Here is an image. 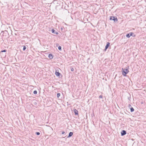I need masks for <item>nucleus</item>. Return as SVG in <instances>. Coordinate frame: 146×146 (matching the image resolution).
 Masks as SVG:
<instances>
[{"mask_svg":"<svg viewBox=\"0 0 146 146\" xmlns=\"http://www.w3.org/2000/svg\"><path fill=\"white\" fill-rule=\"evenodd\" d=\"M122 74L124 76H125L129 72V70L127 69L122 68Z\"/></svg>","mask_w":146,"mask_h":146,"instance_id":"obj_1","label":"nucleus"},{"mask_svg":"<svg viewBox=\"0 0 146 146\" xmlns=\"http://www.w3.org/2000/svg\"><path fill=\"white\" fill-rule=\"evenodd\" d=\"M110 20H113L115 22L117 21H118L116 17L115 18L114 17L112 16L110 17Z\"/></svg>","mask_w":146,"mask_h":146,"instance_id":"obj_2","label":"nucleus"},{"mask_svg":"<svg viewBox=\"0 0 146 146\" xmlns=\"http://www.w3.org/2000/svg\"><path fill=\"white\" fill-rule=\"evenodd\" d=\"M133 33H130L127 34L126 36L127 38H129L131 36H133Z\"/></svg>","mask_w":146,"mask_h":146,"instance_id":"obj_3","label":"nucleus"},{"mask_svg":"<svg viewBox=\"0 0 146 146\" xmlns=\"http://www.w3.org/2000/svg\"><path fill=\"white\" fill-rule=\"evenodd\" d=\"M126 133V131L125 130H122L121 133V135L122 136L125 135Z\"/></svg>","mask_w":146,"mask_h":146,"instance_id":"obj_4","label":"nucleus"},{"mask_svg":"<svg viewBox=\"0 0 146 146\" xmlns=\"http://www.w3.org/2000/svg\"><path fill=\"white\" fill-rule=\"evenodd\" d=\"M110 45V43L109 42H107L106 45L105 46V50H106L109 47Z\"/></svg>","mask_w":146,"mask_h":146,"instance_id":"obj_5","label":"nucleus"},{"mask_svg":"<svg viewBox=\"0 0 146 146\" xmlns=\"http://www.w3.org/2000/svg\"><path fill=\"white\" fill-rule=\"evenodd\" d=\"M74 111L76 115H78V111L77 110L75 109Z\"/></svg>","mask_w":146,"mask_h":146,"instance_id":"obj_6","label":"nucleus"},{"mask_svg":"<svg viewBox=\"0 0 146 146\" xmlns=\"http://www.w3.org/2000/svg\"><path fill=\"white\" fill-rule=\"evenodd\" d=\"M52 33H53L56 34V35H57L58 34V33L57 32H56L55 31L54 29H52Z\"/></svg>","mask_w":146,"mask_h":146,"instance_id":"obj_7","label":"nucleus"},{"mask_svg":"<svg viewBox=\"0 0 146 146\" xmlns=\"http://www.w3.org/2000/svg\"><path fill=\"white\" fill-rule=\"evenodd\" d=\"M48 57L50 59H52L53 58V56L51 54H49Z\"/></svg>","mask_w":146,"mask_h":146,"instance_id":"obj_8","label":"nucleus"},{"mask_svg":"<svg viewBox=\"0 0 146 146\" xmlns=\"http://www.w3.org/2000/svg\"><path fill=\"white\" fill-rule=\"evenodd\" d=\"M73 133L72 132H70L69 134V135L68 136V137H71V136H72V135H73Z\"/></svg>","mask_w":146,"mask_h":146,"instance_id":"obj_9","label":"nucleus"},{"mask_svg":"<svg viewBox=\"0 0 146 146\" xmlns=\"http://www.w3.org/2000/svg\"><path fill=\"white\" fill-rule=\"evenodd\" d=\"M55 74L56 76H59L60 73L59 72H56Z\"/></svg>","mask_w":146,"mask_h":146,"instance_id":"obj_10","label":"nucleus"},{"mask_svg":"<svg viewBox=\"0 0 146 146\" xmlns=\"http://www.w3.org/2000/svg\"><path fill=\"white\" fill-rule=\"evenodd\" d=\"M130 111H131V112H133L134 111V109H133V108L131 107L130 108Z\"/></svg>","mask_w":146,"mask_h":146,"instance_id":"obj_11","label":"nucleus"},{"mask_svg":"<svg viewBox=\"0 0 146 146\" xmlns=\"http://www.w3.org/2000/svg\"><path fill=\"white\" fill-rule=\"evenodd\" d=\"M60 94L59 93H57V97L58 98H59V97L60 96Z\"/></svg>","mask_w":146,"mask_h":146,"instance_id":"obj_12","label":"nucleus"},{"mask_svg":"<svg viewBox=\"0 0 146 146\" xmlns=\"http://www.w3.org/2000/svg\"><path fill=\"white\" fill-rule=\"evenodd\" d=\"M37 93V92L36 90H35L33 92V94H36Z\"/></svg>","mask_w":146,"mask_h":146,"instance_id":"obj_13","label":"nucleus"},{"mask_svg":"<svg viewBox=\"0 0 146 146\" xmlns=\"http://www.w3.org/2000/svg\"><path fill=\"white\" fill-rule=\"evenodd\" d=\"M26 49V47L25 46H24L23 48V50H25V49Z\"/></svg>","mask_w":146,"mask_h":146,"instance_id":"obj_14","label":"nucleus"},{"mask_svg":"<svg viewBox=\"0 0 146 146\" xmlns=\"http://www.w3.org/2000/svg\"><path fill=\"white\" fill-rule=\"evenodd\" d=\"M58 49L60 50H61V46H59L58 47Z\"/></svg>","mask_w":146,"mask_h":146,"instance_id":"obj_15","label":"nucleus"},{"mask_svg":"<svg viewBox=\"0 0 146 146\" xmlns=\"http://www.w3.org/2000/svg\"><path fill=\"white\" fill-rule=\"evenodd\" d=\"M36 134L37 135H39L40 134V133L39 132H36Z\"/></svg>","mask_w":146,"mask_h":146,"instance_id":"obj_16","label":"nucleus"},{"mask_svg":"<svg viewBox=\"0 0 146 146\" xmlns=\"http://www.w3.org/2000/svg\"><path fill=\"white\" fill-rule=\"evenodd\" d=\"M6 51V50H3L1 51L2 52H5Z\"/></svg>","mask_w":146,"mask_h":146,"instance_id":"obj_17","label":"nucleus"},{"mask_svg":"<svg viewBox=\"0 0 146 146\" xmlns=\"http://www.w3.org/2000/svg\"><path fill=\"white\" fill-rule=\"evenodd\" d=\"M71 70L72 71H73L74 70V68H71Z\"/></svg>","mask_w":146,"mask_h":146,"instance_id":"obj_18","label":"nucleus"},{"mask_svg":"<svg viewBox=\"0 0 146 146\" xmlns=\"http://www.w3.org/2000/svg\"><path fill=\"white\" fill-rule=\"evenodd\" d=\"M99 98H102V95H100L99 96Z\"/></svg>","mask_w":146,"mask_h":146,"instance_id":"obj_19","label":"nucleus"},{"mask_svg":"<svg viewBox=\"0 0 146 146\" xmlns=\"http://www.w3.org/2000/svg\"><path fill=\"white\" fill-rule=\"evenodd\" d=\"M64 133H65V132H64V131H62V134H64Z\"/></svg>","mask_w":146,"mask_h":146,"instance_id":"obj_20","label":"nucleus"},{"mask_svg":"<svg viewBox=\"0 0 146 146\" xmlns=\"http://www.w3.org/2000/svg\"><path fill=\"white\" fill-rule=\"evenodd\" d=\"M131 107V106L130 105V104H129L128 106V107L130 108Z\"/></svg>","mask_w":146,"mask_h":146,"instance_id":"obj_21","label":"nucleus"},{"mask_svg":"<svg viewBox=\"0 0 146 146\" xmlns=\"http://www.w3.org/2000/svg\"><path fill=\"white\" fill-rule=\"evenodd\" d=\"M58 45V44H56V46H57Z\"/></svg>","mask_w":146,"mask_h":146,"instance_id":"obj_22","label":"nucleus"},{"mask_svg":"<svg viewBox=\"0 0 146 146\" xmlns=\"http://www.w3.org/2000/svg\"><path fill=\"white\" fill-rule=\"evenodd\" d=\"M34 104H35H35H36V102L35 103H34Z\"/></svg>","mask_w":146,"mask_h":146,"instance_id":"obj_23","label":"nucleus"}]
</instances>
